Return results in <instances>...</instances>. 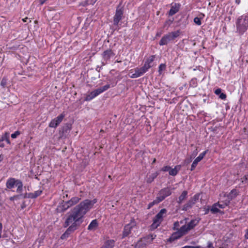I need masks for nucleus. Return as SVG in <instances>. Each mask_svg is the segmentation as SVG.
I'll list each match as a JSON object with an SVG mask.
<instances>
[{
	"label": "nucleus",
	"instance_id": "obj_52",
	"mask_svg": "<svg viewBox=\"0 0 248 248\" xmlns=\"http://www.w3.org/2000/svg\"><path fill=\"white\" fill-rule=\"evenodd\" d=\"M19 197V196H13V197H11L10 198V200L11 201H14L15 199H16V198H18Z\"/></svg>",
	"mask_w": 248,
	"mask_h": 248
},
{
	"label": "nucleus",
	"instance_id": "obj_1",
	"mask_svg": "<svg viewBox=\"0 0 248 248\" xmlns=\"http://www.w3.org/2000/svg\"><path fill=\"white\" fill-rule=\"evenodd\" d=\"M96 202V199L93 200L86 199L81 202L74 207L71 213L69 214L68 221L76 219L82 222V219L84 215L93 208L94 204Z\"/></svg>",
	"mask_w": 248,
	"mask_h": 248
},
{
	"label": "nucleus",
	"instance_id": "obj_21",
	"mask_svg": "<svg viewBox=\"0 0 248 248\" xmlns=\"http://www.w3.org/2000/svg\"><path fill=\"white\" fill-rule=\"evenodd\" d=\"M181 166L180 165L176 166L174 168H170L169 171V174L172 176H175L177 174L178 171L180 170Z\"/></svg>",
	"mask_w": 248,
	"mask_h": 248
},
{
	"label": "nucleus",
	"instance_id": "obj_15",
	"mask_svg": "<svg viewBox=\"0 0 248 248\" xmlns=\"http://www.w3.org/2000/svg\"><path fill=\"white\" fill-rule=\"evenodd\" d=\"M207 151H205L204 152L200 154V155L194 160L191 166V170H193L195 169L198 162L202 159V158L205 155Z\"/></svg>",
	"mask_w": 248,
	"mask_h": 248
},
{
	"label": "nucleus",
	"instance_id": "obj_26",
	"mask_svg": "<svg viewBox=\"0 0 248 248\" xmlns=\"http://www.w3.org/2000/svg\"><path fill=\"white\" fill-rule=\"evenodd\" d=\"M17 187V190L16 191L18 193H21L23 190V184L22 182L18 179L16 180V184L15 185Z\"/></svg>",
	"mask_w": 248,
	"mask_h": 248
},
{
	"label": "nucleus",
	"instance_id": "obj_58",
	"mask_svg": "<svg viewBox=\"0 0 248 248\" xmlns=\"http://www.w3.org/2000/svg\"><path fill=\"white\" fill-rule=\"evenodd\" d=\"M244 178L246 181H247L248 182V174L244 176Z\"/></svg>",
	"mask_w": 248,
	"mask_h": 248
},
{
	"label": "nucleus",
	"instance_id": "obj_57",
	"mask_svg": "<svg viewBox=\"0 0 248 248\" xmlns=\"http://www.w3.org/2000/svg\"><path fill=\"white\" fill-rule=\"evenodd\" d=\"M26 207V205L25 204V202H23L21 205V208L23 209Z\"/></svg>",
	"mask_w": 248,
	"mask_h": 248
},
{
	"label": "nucleus",
	"instance_id": "obj_11",
	"mask_svg": "<svg viewBox=\"0 0 248 248\" xmlns=\"http://www.w3.org/2000/svg\"><path fill=\"white\" fill-rule=\"evenodd\" d=\"M65 114L64 112L61 113L58 117L53 119L49 124L50 127L56 128L62 121Z\"/></svg>",
	"mask_w": 248,
	"mask_h": 248
},
{
	"label": "nucleus",
	"instance_id": "obj_32",
	"mask_svg": "<svg viewBox=\"0 0 248 248\" xmlns=\"http://www.w3.org/2000/svg\"><path fill=\"white\" fill-rule=\"evenodd\" d=\"M1 141L5 140L8 144H10L9 140V133L6 132L4 135H3L1 138L0 139Z\"/></svg>",
	"mask_w": 248,
	"mask_h": 248
},
{
	"label": "nucleus",
	"instance_id": "obj_20",
	"mask_svg": "<svg viewBox=\"0 0 248 248\" xmlns=\"http://www.w3.org/2000/svg\"><path fill=\"white\" fill-rule=\"evenodd\" d=\"M98 226V223L97 219H94L89 225L88 230L89 231H94L96 229Z\"/></svg>",
	"mask_w": 248,
	"mask_h": 248
},
{
	"label": "nucleus",
	"instance_id": "obj_46",
	"mask_svg": "<svg viewBox=\"0 0 248 248\" xmlns=\"http://www.w3.org/2000/svg\"><path fill=\"white\" fill-rule=\"evenodd\" d=\"M173 21H174L173 18H172V19H169L166 21L165 24L166 25L168 24L169 26H170L171 25V24L172 23Z\"/></svg>",
	"mask_w": 248,
	"mask_h": 248
},
{
	"label": "nucleus",
	"instance_id": "obj_3",
	"mask_svg": "<svg viewBox=\"0 0 248 248\" xmlns=\"http://www.w3.org/2000/svg\"><path fill=\"white\" fill-rule=\"evenodd\" d=\"M150 63H145L140 68H136L134 70H130L128 73L130 78H137L143 75L150 67Z\"/></svg>",
	"mask_w": 248,
	"mask_h": 248
},
{
	"label": "nucleus",
	"instance_id": "obj_19",
	"mask_svg": "<svg viewBox=\"0 0 248 248\" xmlns=\"http://www.w3.org/2000/svg\"><path fill=\"white\" fill-rule=\"evenodd\" d=\"M16 184V179L13 178H10L7 180L6 186L7 188L11 189L14 187Z\"/></svg>",
	"mask_w": 248,
	"mask_h": 248
},
{
	"label": "nucleus",
	"instance_id": "obj_13",
	"mask_svg": "<svg viewBox=\"0 0 248 248\" xmlns=\"http://www.w3.org/2000/svg\"><path fill=\"white\" fill-rule=\"evenodd\" d=\"M171 8L168 13L169 16H172L177 13L180 10L181 4L179 3H172L170 4Z\"/></svg>",
	"mask_w": 248,
	"mask_h": 248
},
{
	"label": "nucleus",
	"instance_id": "obj_37",
	"mask_svg": "<svg viewBox=\"0 0 248 248\" xmlns=\"http://www.w3.org/2000/svg\"><path fill=\"white\" fill-rule=\"evenodd\" d=\"M166 64L165 63H161L159 66L158 72L160 74L166 69Z\"/></svg>",
	"mask_w": 248,
	"mask_h": 248
},
{
	"label": "nucleus",
	"instance_id": "obj_35",
	"mask_svg": "<svg viewBox=\"0 0 248 248\" xmlns=\"http://www.w3.org/2000/svg\"><path fill=\"white\" fill-rule=\"evenodd\" d=\"M211 211L212 212V213L214 214L218 213L220 212L219 209H218L217 208V203H215L213 205L211 209Z\"/></svg>",
	"mask_w": 248,
	"mask_h": 248
},
{
	"label": "nucleus",
	"instance_id": "obj_49",
	"mask_svg": "<svg viewBox=\"0 0 248 248\" xmlns=\"http://www.w3.org/2000/svg\"><path fill=\"white\" fill-rule=\"evenodd\" d=\"M154 61H155V56H151L146 62H153Z\"/></svg>",
	"mask_w": 248,
	"mask_h": 248
},
{
	"label": "nucleus",
	"instance_id": "obj_40",
	"mask_svg": "<svg viewBox=\"0 0 248 248\" xmlns=\"http://www.w3.org/2000/svg\"><path fill=\"white\" fill-rule=\"evenodd\" d=\"M160 202V201L157 198L156 200L154 201L153 202H152L149 204V208L151 207L152 206H153L154 204H157Z\"/></svg>",
	"mask_w": 248,
	"mask_h": 248
},
{
	"label": "nucleus",
	"instance_id": "obj_61",
	"mask_svg": "<svg viewBox=\"0 0 248 248\" xmlns=\"http://www.w3.org/2000/svg\"><path fill=\"white\" fill-rule=\"evenodd\" d=\"M3 157L2 155H0V162L3 160Z\"/></svg>",
	"mask_w": 248,
	"mask_h": 248
},
{
	"label": "nucleus",
	"instance_id": "obj_23",
	"mask_svg": "<svg viewBox=\"0 0 248 248\" xmlns=\"http://www.w3.org/2000/svg\"><path fill=\"white\" fill-rule=\"evenodd\" d=\"M187 192L186 190L183 191L179 197L177 202L180 204L182 203L184 200H185L187 197Z\"/></svg>",
	"mask_w": 248,
	"mask_h": 248
},
{
	"label": "nucleus",
	"instance_id": "obj_14",
	"mask_svg": "<svg viewBox=\"0 0 248 248\" xmlns=\"http://www.w3.org/2000/svg\"><path fill=\"white\" fill-rule=\"evenodd\" d=\"M115 53L110 49H108L104 51L102 54L103 60L105 61H110L111 59L113 58Z\"/></svg>",
	"mask_w": 248,
	"mask_h": 248
},
{
	"label": "nucleus",
	"instance_id": "obj_34",
	"mask_svg": "<svg viewBox=\"0 0 248 248\" xmlns=\"http://www.w3.org/2000/svg\"><path fill=\"white\" fill-rule=\"evenodd\" d=\"M160 223H161L160 222H159L157 221V220L153 219V223L151 225V229L152 230H154V229H155L157 228V227L159 226Z\"/></svg>",
	"mask_w": 248,
	"mask_h": 248
},
{
	"label": "nucleus",
	"instance_id": "obj_54",
	"mask_svg": "<svg viewBox=\"0 0 248 248\" xmlns=\"http://www.w3.org/2000/svg\"><path fill=\"white\" fill-rule=\"evenodd\" d=\"M245 237L246 239H248V229L246 231V233L245 234Z\"/></svg>",
	"mask_w": 248,
	"mask_h": 248
},
{
	"label": "nucleus",
	"instance_id": "obj_55",
	"mask_svg": "<svg viewBox=\"0 0 248 248\" xmlns=\"http://www.w3.org/2000/svg\"><path fill=\"white\" fill-rule=\"evenodd\" d=\"M174 228H175L176 227H178L179 226V222H175L174 223Z\"/></svg>",
	"mask_w": 248,
	"mask_h": 248
},
{
	"label": "nucleus",
	"instance_id": "obj_39",
	"mask_svg": "<svg viewBox=\"0 0 248 248\" xmlns=\"http://www.w3.org/2000/svg\"><path fill=\"white\" fill-rule=\"evenodd\" d=\"M7 79L5 78H3L0 82V85L3 87L5 88L7 85Z\"/></svg>",
	"mask_w": 248,
	"mask_h": 248
},
{
	"label": "nucleus",
	"instance_id": "obj_48",
	"mask_svg": "<svg viewBox=\"0 0 248 248\" xmlns=\"http://www.w3.org/2000/svg\"><path fill=\"white\" fill-rule=\"evenodd\" d=\"M214 93L216 95H219L221 93V89L218 88L215 91Z\"/></svg>",
	"mask_w": 248,
	"mask_h": 248
},
{
	"label": "nucleus",
	"instance_id": "obj_42",
	"mask_svg": "<svg viewBox=\"0 0 248 248\" xmlns=\"http://www.w3.org/2000/svg\"><path fill=\"white\" fill-rule=\"evenodd\" d=\"M20 134V132L19 131H16L14 133L12 134L11 135V137L13 139L16 138L18 135H19Z\"/></svg>",
	"mask_w": 248,
	"mask_h": 248
},
{
	"label": "nucleus",
	"instance_id": "obj_2",
	"mask_svg": "<svg viewBox=\"0 0 248 248\" xmlns=\"http://www.w3.org/2000/svg\"><path fill=\"white\" fill-rule=\"evenodd\" d=\"M235 24L236 32L241 35L243 34L248 29V14L238 17Z\"/></svg>",
	"mask_w": 248,
	"mask_h": 248
},
{
	"label": "nucleus",
	"instance_id": "obj_36",
	"mask_svg": "<svg viewBox=\"0 0 248 248\" xmlns=\"http://www.w3.org/2000/svg\"><path fill=\"white\" fill-rule=\"evenodd\" d=\"M190 86L196 87L197 86V81L196 78H192L189 82Z\"/></svg>",
	"mask_w": 248,
	"mask_h": 248
},
{
	"label": "nucleus",
	"instance_id": "obj_62",
	"mask_svg": "<svg viewBox=\"0 0 248 248\" xmlns=\"http://www.w3.org/2000/svg\"><path fill=\"white\" fill-rule=\"evenodd\" d=\"M160 34H161L160 33L157 32L156 33V36H159L160 35Z\"/></svg>",
	"mask_w": 248,
	"mask_h": 248
},
{
	"label": "nucleus",
	"instance_id": "obj_24",
	"mask_svg": "<svg viewBox=\"0 0 248 248\" xmlns=\"http://www.w3.org/2000/svg\"><path fill=\"white\" fill-rule=\"evenodd\" d=\"M182 236V234L180 233V232H179L178 231H177V232L172 234L169 238V240L170 242L174 241V240L180 238Z\"/></svg>",
	"mask_w": 248,
	"mask_h": 248
},
{
	"label": "nucleus",
	"instance_id": "obj_56",
	"mask_svg": "<svg viewBox=\"0 0 248 248\" xmlns=\"http://www.w3.org/2000/svg\"><path fill=\"white\" fill-rule=\"evenodd\" d=\"M46 0H40V3L41 5H43Z\"/></svg>",
	"mask_w": 248,
	"mask_h": 248
},
{
	"label": "nucleus",
	"instance_id": "obj_28",
	"mask_svg": "<svg viewBox=\"0 0 248 248\" xmlns=\"http://www.w3.org/2000/svg\"><path fill=\"white\" fill-rule=\"evenodd\" d=\"M189 230V228H188L186 224L182 226L178 231L180 232L182 235L183 236Z\"/></svg>",
	"mask_w": 248,
	"mask_h": 248
},
{
	"label": "nucleus",
	"instance_id": "obj_41",
	"mask_svg": "<svg viewBox=\"0 0 248 248\" xmlns=\"http://www.w3.org/2000/svg\"><path fill=\"white\" fill-rule=\"evenodd\" d=\"M24 198H31V199L35 198L33 193H30L29 194H26L24 195Z\"/></svg>",
	"mask_w": 248,
	"mask_h": 248
},
{
	"label": "nucleus",
	"instance_id": "obj_31",
	"mask_svg": "<svg viewBox=\"0 0 248 248\" xmlns=\"http://www.w3.org/2000/svg\"><path fill=\"white\" fill-rule=\"evenodd\" d=\"M158 174L157 172L152 173L150 175L147 179V182L148 183H151L154 179L157 177Z\"/></svg>",
	"mask_w": 248,
	"mask_h": 248
},
{
	"label": "nucleus",
	"instance_id": "obj_5",
	"mask_svg": "<svg viewBox=\"0 0 248 248\" xmlns=\"http://www.w3.org/2000/svg\"><path fill=\"white\" fill-rule=\"evenodd\" d=\"M180 34V30L169 32V33L165 34L162 37L159 41V44L160 46L166 45L169 42L173 40L178 37Z\"/></svg>",
	"mask_w": 248,
	"mask_h": 248
},
{
	"label": "nucleus",
	"instance_id": "obj_9",
	"mask_svg": "<svg viewBox=\"0 0 248 248\" xmlns=\"http://www.w3.org/2000/svg\"><path fill=\"white\" fill-rule=\"evenodd\" d=\"M109 88L110 85L107 84L103 87H100L96 90H94V91L91 92L88 95H87L86 100L90 101L93 99V98L98 95L99 94L108 89Z\"/></svg>",
	"mask_w": 248,
	"mask_h": 248
},
{
	"label": "nucleus",
	"instance_id": "obj_43",
	"mask_svg": "<svg viewBox=\"0 0 248 248\" xmlns=\"http://www.w3.org/2000/svg\"><path fill=\"white\" fill-rule=\"evenodd\" d=\"M42 193V190H37V191H35L34 192H33V194L34 195V198H36V197H37L38 196L40 195Z\"/></svg>",
	"mask_w": 248,
	"mask_h": 248
},
{
	"label": "nucleus",
	"instance_id": "obj_59",
	"mask_svg": "<svg viewBox=\"0 0 248 248\" xmlns=\"http://www.w3.org/2000/svg\"><path fill=\"white\" fill-rule=\"evenodd\" d=\"M235 3L237 4H240L241 0H235Z\"/></svg>",
	"mask_w": 248,
	"mask_h": 248
},
{
	"label": "nucleus",
	"instance_id": "obj_29",
	"mask_svg": "<svg viewBox=\"0 0 248 248\" xmlns=\"http://www.w3.org/2000/svg\"><path fill=\"white\" fill-rule=\"evenodd\" d=\"M180 22H182V27H185L187 24L188 23V16L185 17V16H183L182 18L180 19Z\"/></svg>",
	"mask_w": 248,
	"mask_h": 248
},
{
	"label": "nucleus",
	"instance_id": "obj_45",
	"mask_svg": "<svg viewBox=\"0 0 248 248\" xmlns=\"http://www.w3.org/2000/svg\"><path fill=\"white\" fill-rule=\"evenodd\" d=\"M69 235L67 233V232H65L63 234H62L61 236V238L62 239H65L67 238L69 236Z\"/></svg>",
	"mask_w": 248,
	"mask_h": 248
},
{
	"label": "nucleus",
	"instance_id": "obj_60",
	"mask_svg": "<svg viewBox=\"0 0 248 248\" xmlns=\"http://www.w3.org/2000/svg\"><path fill=\"white\" fill-rule=\"evenodd\" d=\"M2 229V224L1 223H0V232H1Z\"/></svg>",
	"mask_w": 248,
	"mask_h": 248
},
{
	"label": "nucleus",
	"instance_id": "obj_38",
	"mask_svg": "<svg viewBox=\"0 0 248 248\" xmlns=\"http://www.w3.org/2000/svg\"><path fill=\"white\" fill-rule=\"evenodd\" d=\"M194 22L197 25H201L202 24V22L201 18L198 17H196L194 18Z\"/></svg>",
	"mask_w": 248,
	"mask_h": 248
},
{
	"label": "nucleus",
	"instance_id": "obj_6",
	"mask_svg": "<svg viewBox=\"0 0 248 248\" xmlns=\"http://www.w3.org/2000/svg\"><path fill=\"white\" fill-rule=\"evenodd\" d=\"M68 219L69 215L65 221L63 226L64 227L66 228L70 225V226L65 231L69 235H70L72 232H74L77 229L78 227L79 226L80 224L82 223V221H79V220H77L76 219L72 221H68Z\"/></svg>",
	"mask_w": 248,
	"mask_h": 248
},
{
	"label": "nucleus",
	"instance_id": "obj_25",
	"mask_svg": "<svg viewBox=\"0 0 248 248\" xmlns=\"http://www.w3.org/2000/svg\"><path fill=\"white\" fill-rule=\"evenodd\" d=\"M71 129V125L70 124H66L62 127L61 132L62 133V136L65 135L66 134H68L70 132Z\"/></svg>",
	"mask_w": 248,
	"mask_h": 248
},
{
	"label": "nucleus",
	"instance_id": "obj_16",
	"mask_svg": "<svg viewBox=\"0 0 248 248\" xmlns=\"http://www.w3.org/2000/svg\"><path fill=\"white\" fill-rule=\"evenodd\" d=\"M166 213L167 210L165 208L162 209L154 217V219L161 223L162 221L164 215H165Z\"/></svg>",
	"mask_w": 248,
	"mask_h": 248
},
{
	"label": "nucleus",
	"instance_id": "obj_10",
	"mask_svg": "<svg viewBox=\"0 0 248 248\" xmlns=\"http://www.w3.org/2000/svg\"><path fill=\"white\" fill-rule=\"evenodd\" d=\"M200 198V194H195L193 197L191 198L182 207V210L185 211L191 209L196 203V202Z\"/></svg>",
	"mask_w": 248,
	"mask_h": 248
},
{
	"label": "nucleus",
	"instance_id": "obj_22",
	"mask_svg": "<svg viewBox=\"0 0 248 248\" xmlns=\"http://www.w3.org/2000/svg\"><path fill=\"white\" fill-rule=\"evenodd\" d=\"M115 241L113 240L107 241L101 248H113L114 246Z\"/></svg>",
	"mask_w": 248,
	"mask_h": 248
},
{
	"label": "nucleus",
	"instance_id": "obj_30",
	"mask_svg": "<svg viewBox=\"0 0 248 248\" xmlns=\"http://www.w3.org/2000/svg\"><path fill=\"white\" fill-rule=\"evenodd\" d=\"M222 202H223V203L222 204H220L219 202L217 203V207H218L220 208H224L226 206L229 205V204L230 202L227 199H226L224 201H223Z\"/></svg>",
	"mask_w": 248,
	"mask_h": 248
},
{
	"label": "nucleus",
	"instance_id": "obj_18",
	"mask_svg": "<svg viewBox=\"0 0 248 248\" xmlns=\"http://www.w3.org/2000/svg\"><path fill=\"white\" fill-rule=\"evenodd\" d=\"M238 195L237 190L236 189H233L227 195L226 199L230 202L231 201L234 199Z\"/></svg>",
	"mask_w": 248,
	"mask_h": 248
},
{
	"label": "nucleus",
	"instance_id": "obj_50",
	"mask_svg": "<svg viewBox=\"0 0 248 248\" xmlns=\"http://www.w3.org/2000/svg\"><path fill=\"white\" fill-rule=\"evenodd\" d=\"M207 248H214L213 247V244L211 242H208L207 244Z\"/></svg>",
	"mask_w": 248,
	"mask_h": 248
},
{
	"label": "nucleus",
	"instance_id": "obj_33",
	"mask_svg": "<svg viewBox=\"0 0 248 248\" xmlns=\"http://www.w3.org/2000/svg\"><path fill=\"white\" fill-rule=\"evenodd\" d=\"M197 222L195 220H191L187 225L189 230L193 229L196 225Z\"/></svg>",
	"mask_w": 248,
	"mask_h": 248
},
{
	"label": "nucleus",
	"instance_id": "obj_47",
	"mask_svg": "<svg viewBox=\"0 0 248 248\" xmlns=\"http://www.w3.org/2000/svg\"><path fill=\"white\" fill-rule=\"evenodd\" d=\"M170 169V167L166 166L163 167L162 168L161 170L163 171H169V172Z\"/></svg>",
	"mask_w": 248,
	"mask_h": 248
},
{
	"label": "nucleus",
	"instance_id": "obj_17",
	"mask_svg": "<svg viewBox=\"0 0 248 248\" xmlns=\"http://www.w3.org/2000/svg\"><path fill=\"white\" fill-rule=\"evenodd\" d=\"M132 228L133 226L131 224H128L126 225L123 231V238L127 236L131 233Z\"/></svg>",
	"mask_w": 248,
	"mask_h": 248
},
{
	"label": "nucleus",
	"instance_id": "obj_64",
	"mask_svg": "<svg viewBox=\"0 0 248 248\" xmlns=\"http://www.w3.org/2000/svg\"><path fill=\"white\" fill-rule=\"evenodd\" d=\"M155 159H154V161H153V163H155Z\"/></svg>",
	"mask_w": 248,
	"mask_h": 248
},
{
	"label": "nucleus",
	"instance_id": "obj_27",
	"mask_svg": "<svg viewBox=\"0 0 248 248\" xmlns=\"http://www.w3.org/2000/svg\"><path fill=\"white\" fill-rule=\"evenodd\" d=\"M189 230V228H188L186 224L182 226L178 231L180 232L182 235L183 236Z\"/></svg>",
	"mask_w": 248,
	"mask_h": 248
},
{
	"label": "nucleus",
	"instance_id": "obj_8",
	"mask_svg": "<svg viewBox=\"0 0 248 248\" xmlns=\"http://www.w3.org/2000/svg\"><path fill=\"white\" fill-rule=\"evenodd\" d=\"M80 200V198L78 197H74L66 202L63 201L62 205L59 207L60 211L62 212H64L69 207L78 203Z\"/></svg>",
	"mask_w": 248,
	"mask_h": 248
},
{
	"label": "nucleus",
	"instance_id": "obj_53",
	"mask_svg": "<svg viewBox=\"0 0 248 248\" xmlns=\"http://www.w3.org/2000/svg\"><path fill=\"white\" fill-rule=\"evenodd\" d=\"M4 146V144L3 143V141H1L0 140V147H3Z\"/></svg>",
	"mask_w": 248,
	"mask_h": 248
},
{
	"label": "nucleus",
	"instance_id": "obj_51",
	"mask_svg": "<svg viewBox=\"0 0 248 248\" xmlns=\"http://www.w3.org/2000/svg\"><path fill=\"white\" fill-rule=\"evenodd\" d=\"M199 247H193V246H186L185 247H182V248H199Z\"/></svg>",
	"mask_w": 248,
	"mask_h": 248
},
{
	"label": "nucleus",
	"instance_id": "obj_7",
	"mask_svg": "<svg viewBox=\"0 0 248 248\" xmlns=\"http://www.w3.org/2000/svg\"><path fill=\"white\" fill-rule=\"evenodd\" d=\"M122 2H120L117 5L115 11V14L113 16V25L117 26L119 22L124 17V8L122 6Z\"/></svg>",
	"mask_w": 248,
	"mask_h": 248
},
{
	"label": "nucleus",
	"instance_id": "obj_44",
	"mask_svg": "<svg viewBox=\"0 0 248 248\" xmlns=\"http://www.w3.org/2000/svg\"><path fill=\"white\" fill-rule=\"evenodd\" d=\"M219 98H220L221 99H222V100H225L226 97H227V96L226 95L225 93H221L219 95Z\"/></svg>",
	"mask_w": 248,
	"mask_h": 248
},
{
	"label": "nucleus",
	"instance_id": "obj_12",
	"mask_svg": "<svg viewBox=\"0 0 248 248\" xmlns=\"http://www.w3.org/2000/svg\"><path fill=\"white\" fill-rule=\"evenodd\" d=\"M171 194V190L169 187H167L161 189L159 191L158 193V196L157 198L160 202H161L164 200L165 198L170 195Z\"/></svg>",
	"mask_w": 248,
	"mask_h": 248
},
{
	"label": "nucleus",
	"instance_id": "obj_63",
	"mask_svg": "<svg viewBox=\"0 0 248 248\" xmlns=\"http://www.w3.org/2000/svg\"><path fill=\"white\" fill-rule=\"evenodd\" d=\"M115 62H122L121 61H116Z\"/></svg>",
	"mask_w": 248,
	"mask_h": 248
},
{
	"label": "nucleus",
	"instance_id": "obj_4",
	"mask_svg": "<svg viewBox=\"0 0 248 248\" xmlns=\"http://www.w3.org/2000/svg\"><path fill=\"white\" fill-rule=\"evenodd\" d=\"M156 237V235L149 234L140 238L135 244L134 248H145L151 244L153 240Z\"/></svg>",
	"mask_w": 248,
	"mask_h": 248
}]
</instances>
